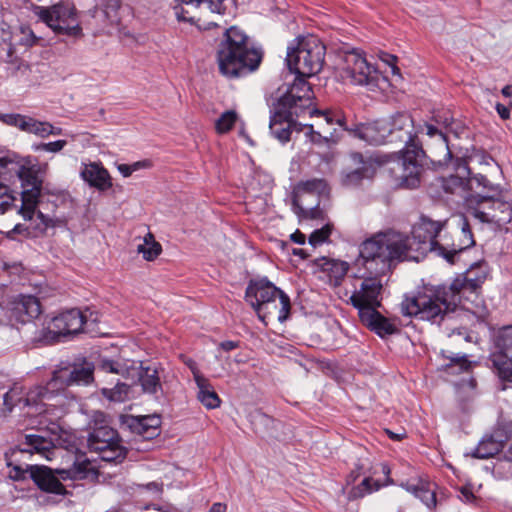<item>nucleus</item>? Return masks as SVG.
Here are the masks:
<instances>
[{
  "mask_svg": "<svg viewBox=\"0 0 512 512\" xmlns=\"http://www.w3.org/2000/svg\"><path fill=\"white\" fill-rule=\"evenodd\" d=\"M447 220H432L422 215L413 225L411 236L388 230L381 232L361 244V257L371 272H383L393 260H422L428 252L439 256L438 247H445L436 238L445 227Z\"/></svg>",
  "mask_w": 512,
  "mask_h": 512,
  "instance_id": "obj_1",
  "label": "nucleus"
},
{
  "mask_svg": "<svg viewBox=\"0 0 512 512\" xmlns=\"http://www.w3.org/2000/svg\"><path fill=\"white\" fill-rule=\"evenodd\" d=\"M486 278V267L475 263L449 286H425L416 296L406 297L401 303V312L404 316H416L439 324L451 318L462 298H466L468 293H475Z\"/></svg>",
  "mask_w": 512,
  "mask_h": 512,
  "instance_id": "obj_2",
  "label": "nucleus"
},
{
  "mask_svg": "<svg viewBox=\"0 0 512 512\" xmlns=\"http://www.w3.org/2000/svg\"><path fill=\"white\" fill-rule=\"evenodd\" d=\"M42 182L35 173L24 166H0V213L14 206L17 196L21 197L19 213L25 220L37 223L35 229L44 232L51 225V218L42 212H35L41 194Z\"/></svg>",
  "mask_w": 512,
  "mask_h": 512,
  "instance_id": "obj_3",
  "label": "nucleus"
},
{
  "mask_svg": "<svg viewBox=\"0 0 512 512\" xmlns=\"http://www.w3.org/2000/svg\"><path fill=\"white\" fill-rule=\"evenodd\" d=\"M386 123L389 138L405 143L403 149L399 151L401 173L397 185L404 189L418 188L425 162V151L417 140L419 130H414L413 118L407 112L395 113Z\"/></svg>",
  "mask_w": 512,
  "mask_h": 512,
  "instance_id": "obj_4",
  "label": "nucleus"
},
{
  "mask_svg": "<svg viewBox=\"0 0 512 512\" xmlns=\"http://www.w3.org/2000/svg\"><path fill=\"white\" fill-rule=\"evenodd\" d=\"M261 60V50L250 45L249 37L241 29L232 26L224 31L217 49L219 70L224 76L234 78L252 72Z\"/></svg>",
  "mask_w": 512,
  "mask_h": 512,
  "instance_id": "obj_5",
  "label": "nucleus"
},
{
  "mask_svg": "<svg viewBox=\"0 0 512 512\" xmlns=\"http://www.w3.org/2000/svg\"><path fill=\"white\" fill-rule=\"evenodd\" d=\"M94 365L84 360L81 363L61 362L52 373L51 379L45 385H37L27 396V404L38 403V400L58 401L62 408L61 401L57 398L69 386L89 385L94 380Z\"/></svg>",
  "mask_w": 512,
  "mask_h": 512,
  "instance_id": "obj_6",
  "label": "nucleus"
},
{
  "mask_svg": "<svg viewBox=\"0 0 512 512\" xmlns=\"http://www.w3.org/2000/svg\"><path fill=\"white\" fill-rule=\"evenodd\" d=\"M28 468L29 477L40 490L56 495H65L67 492L60 479H85L96 472V467L86 457L77 458L69 469L56 470L57 475L47 466L35 465Z\"/></svg>",
  "mask_w": 512,
  "mask_h": 512,
  "instance_id": "obj_7",
  "label": "nucleus"
},
{
  "mask_svg": "<svg viewBox=\"0 0 512 512\" xmlns=\"http://www.w3.org/2000/svg\"><path fill=\"white\" fill-rule=\"evenodd\" d=\"M33 12L56 35L72 39H79L83 36L79 13L72 4L57 3L51 6H35Z\"/></svg>",
  "mask_w": 512,
  "mask_h": 512,
  "instance_id": "obj_8",
  "label": "nucleus"
},
{
  "mask_svg": "<svg viewBox=\"0 0 512 512\" xmlns=\"http://www.w3.org/2000/svg\"><path fill=\"white\" fill-rule=\"evenodd\" d=\"M325 46L315 37L302 39L296 47H288L286 63L289 70L301 77H311L321 71Z\"/></svg>",
  "mask_w": 512,
  "mask_h": 512,
  "instance_id": "obj_9",
  "label": "nucleus"
},
{
  "mask_svg": "<svg viewBox=\"0 0 512 512\" xmlns=\"http://www.w3.org/2000/svg\"><path fill=\"white\" fill-rule=\"evenodd\" d=\"M491 342L490 368L502 390L512 388V325L493 330Z\"/></svg>",
  "mask_w": 512,
  "mask_h": 512,
  "instance_id": "obj_10",
  "label": "nucleus"
},
{
  "mask_svg": "<svg viewBox=\"0 0 512 512\" xmlns=\"http://www.w3.org/2000/svg\"><path fill=\"white\" fill-rule=\"evenodd\" d=\"M133 360H113L103 358L100 362V369L107 373L121 375L124 378L138 376L142 390L148 394H157L162 390L159 368L156 364L143 367L142 363Z\"/></svg>",
  "mask_w": 512,
  "mask_h": 512,
  "instance_id": "obj_11",
  "label": "nucleus"
},
{
  "mask_svg": "<svg viewBox=\"0 0 512 512\" xmlns=\"http://www.w3.org/2000/svg\"><path fill=\"white\" fill-rule=\"evenodd\" d=\"M500 195L472 194L466 197L467 212L482 223H509L511 204L499 199Z\"/></svg>",
  "mask_w": 512,
  "mask_h": 512,
  "instance_id": "obj_12",
  "label": "nucleus"
},
{
  "mask_svg": "<svg viewBox=\"0 0 512 512\" xmlns=\"http://www.w3.org/2000/svg\"><path fill=\"white\" fill-rule=\"evenodd\" d=\"M88 448L91 452L107 463H121L127 455L126 448L117 430L109 426L94 428L88 435Z\"/></svg>",
  "mask_w": 512,
  "mask_h": 512,
  "instance_id": "obj_13",
  "label": "nucleus"
},
{
  "mask_svg": "<svg viewBox=\"0 0 512 512\" xmlns=\"http://www.w3.org/2000/svg\"><path fill=\"white\" fill-rule=\"evenodd\" d=\"M340 76L355 85L374 87L380 78L378 70L368 62L362 51L352 49L343 56Z\"/></svg>",
  "mask_w": 512,
  "mask_h": 512,
  "instance_id": "obj_14",
  "label": "nucleus"
},
{
  "mask_svg": "<svg viewBox=\"0 0 512 512\" xmlns=\"http://www.w3.org/2000/svg\"><path fill=\"white\" fill-rule=\"evenodd\" d=\"M273 297H278L282 301L279 322L283 323L288 319L291 310L289 296L266 277L249 281L245 291V299L256 313L260 307L264 306L266 302H270Z\"/></svg>",
  "mask_w": 512,
  "mask_h": 512,
  "instance_id": "obj_15",
  "label": "nucleus"
},
{
  "mask_svg": "<svg viewBox=\"0 0 512 512\" xmlns=\"http://www.w3.org/2000/svg\"><path fill=\"white\" fill-rule=\"evenodd\" d=\"M357 264L362 265L366 271L374 276L365 277L361 282L359 289H356L350 296V303L358 310V314L363 313L367 309H378L381 306V293L383 285L381 280L377 277L380 273L369 271L364 264V259L361 257V249L359 250V258ZM390 265L381 274H384Z\"/></svg>",
  "mask_w": 512,
  "mask_h": 512,
  "instance_id": "obj_16",
  "label": "nucleus"
},
{
  "mask_svg": "<svg viewBox=\"0 0 512 512\" xmlns=\"http://www.w3.org/2000/svg\"><path fill=\"white\" fill-rule=\"evenodd\" d=\"M306 78L296 75L294 82L279 97L275 105L291 110L296 117H300L306 110L310 109L313 91Z\"/></svg>",
  "mask_w": 512,
  "mask_h": 512,
  "instance_id": "obj_17",
  "label": "nucleus"
},
{
  "mask_svg": "<svg viewBox=\"0 0 512 512\" xmlns=\"http://www.w3.org/2000/svg\"><path fill=\"white\" fill-rule=\"evenodd\" d=\"M32 387L29 391L23 394V389L21 386L15 385L8 392L4 394L3 402L6 410L11 412L13 408L17 405L23 404V407H29L34 410L35 414L41 415H50L53 418H60L63 413V408L59 407L58 401L56 403H52L51 400H38V403L35 404H27L26 398L28 394L36 387Z\"/></svg>",
  "mask_w": 512,
  "mask_h": 512,
  "instance_id": "obj_18",
  "label": "nucleus"
},
{
  "mask_svg": "<svg viewBox=\"0 0 512 512\" xmlns=\"http://www.w3.org/2000/svg\"><path fill=\"white\" fill-rule=\"evenodd\" d=\"M296 117L291 110H286L274 104L271 110L269 129L271 135L280 143H287L293 132H302V124L294 121Z\"/></svg>",
  "mask_w": 512,
  "mask_h": 512,
  "instance_id": "obj_19",
  "label": "nucleus"
},
{
  "mask_svg": "<svg viewBox=\"0 0 512 512\" xmlns=\"http://www.w3.org/2000/svg\"><path fill=\"white\" fill-rule=\"evenodd\" d=\"M41 304L33 295L20 294L10 302L8 317L10 321L28 323L41 314Z\"/></svg>",
  "mask_w": 512,
  "mask_h": 512,
  "instance_id": "obj_20",
  "label": "nucleus"
},
{
  "mask_svg": "<svg viewBox=\"0 0 512 512\" xmlns=\"http://www.w3.org/2000/svg\"><path fill=\"white\" fill-rule=\"evenodd\" d=\"M453 167L455 173L447 177H442L441 186L446 193L460 195L466 200V197L470 195L468 194V176L471 174L470 168L464 158H456Z\"/></svg>",
  "mask_w": 512,
  "mask_h": 512,
  "instance_id": "obj_21",
  "label": "nucleus"
},
{
  "mask_svg": "<svg viewBox=\"0 0 512 512\" xmlns=\"http://www.w3.org/2000/svg\"><path fill=\"white\" fill-rule=\"evenodd\" d=\"M458 226L461 229L458 243H453L450 248L438 247L439 257L445 259L449 264H455L463 251L475 245L470 224L464 215L459 216Z\"/></svg>",
  "mask_w": 512,
  "mask_h": 512,
  "instance_id": "obj_22",
  "label": "nucleus"
},
{
  "mask_svg": "<svg viewBox=\"0 0 512 512\" xmlns=\"http://www.w3.org/2000/svg\"><path fill=\"white\" fill-rule=\"evenodd\" d=\"M86 323V316L79 309L64 311L52 319V327L59 335L79 333Z\"/></svg>",
  "mask_w": 512,
  "mask_h": 512,
  "instance_id": "obj_23",
  "label": "nucleus"
},
{
  "mask_svg": "<svg viewBox=\"0 0 512 512\" xmlns=\"http://www.w3.org/2000/svg\"><path fill=\"white\" fill-rule=\"evenodd\" d=\"M351 159L360 166L343 174L342 182L345 186H357L363 179L374 176L376 161L373 158H364L362 154L355 152L351 154Z\"/></svg>",
  "mask_w": 512,
  "mask_h": 512,
  "instance_id": "obj_24",
  "label": "nucleus"
},
{
  "mask_svg": "<svg viewBox=\"0 0 512 512\" xmlns=\"http://www.w3.org/2000/svg\"><path fill=\"white\" fill-rule=\"evenodd\" d=\"M358 315L361 323L381 338H385L398 331L397 326L377 309H367Z\"/></svg>",
  "mask_w": 512,
  "mask_h": 512,
  "instance_id": "obj_25",
  "label": "nucleus"
},
{
  "mask_svg": "<svg viewBox=\"0 0 512 512\" xmlns=\"http://www.w3.org/2000/svg\"><path fill=\"white\" fill-rule=\"evenodd\" d=\"M80 177L90 187H94L99 191H106L112 187L111 177L100 163L82 164Z\"/></svg>",
  "mask_w": 512,
  "mask_h": 512,
  "instance_id": "obj_26",
  "label": "nucleus"
},
{
  "mask_svg": "<svg viewBox=\"0 0 512 512\" xmlns=\"http://www.w3.org/2000/svg\"><path fill=\"white\" fill-rule=\"evenodd\" d=\"M355 136L372 145H381L387 142H393L387 133V123L384 120L373 123L359 124L355 131Z\"/></svg>",
  "mask_w": 512,
  "mask_h": 512,
  "instance_id": "obj_27",
  "label": "nucleus"
},
{
  "mask_svg": "<svg viewBox=\"0 0 512 512\" xmlns=\"http://www.w3.org/2000/svg\"><path fill=\"white\" fill-rule=\"evenodd\" d=\"M126 423L134 434L152 439L159 434L161 420L156 415L130 416Z\"/></svg>",
  "mask_w": 512,
  "mask_h": 512,
  "instance_id": "obj_28",
  "label": "nucleus"
},
{
  "mask_svg": "<svg viewBox=\"0 0 512 512\" xmlns=\"http://www.w3.org/2000/svg\"><path fill=\"white\" fill-rule=\"evenodd\" d=\"M191 371L193 373V378L198 388V400L207 409L218 408L221 404V399L215 392L209 380L206 377H204L197 368L191 367Z\"/></svg>",
  "mask_w": 512,
  "mask_h": 512,
  "instance_id": "obj_29",
  "label": "nucleus"
},
{
  "mask_svg": "<svg viewBox=\"0 0 512 512\" xmlns=\"http://www.w3.org/2000/svg\"><path fill=\"white\" fill-rule=\"evenodd\" d=\"M441 356L446 362L441 364L440 371L448 374H460L472 369V362L468 360L466 354L442 351Z\"/></svg>",
  "mask_w": 512,
  "mask_h": 512,
  "instance_id": "obj_30",
  "label": "nucleus"
},
{
  "mask_svg": "<svg viewBox=\"0 0 512 512\" xmlns=\"http://www.w3.org/2000/svg\"><path fill=\"white\" fill-rule=\"evenodd\" d=\"M504 447V441L497 439L494 435L485 436L471 452L464 456H471L477 459H488L498 454Z\"/></svg>",
  "mask_w": 512,
  "mask_h": 512,
  "instance_id": "obj_31",
  "label": "nucleus"
},
{
  "mask_svg": "<svg viewBox=\"0 0 512 512\" xmlns=\"http://www.w3.org/2000/svg\"><path fill=\"white\" fill-rule=\"evenodd\" d=\"M431 120L442 130L445 129V132L453 133L457 137H459L464 131V125L460 121L455 120L449 109H439L434 111Z\"/></svg>",
  "mask_w": 512,
  "mask_h": 512,
  "instance_id": "obj_32",
  "label": "nucleus"
},
{
  "mask_svg": "<svg viewBox=\"0 0 512 512\" xmlns=\"http://www.w3.org/2000/svg\"><path fill=\"white\" fill-rule=\"evenodd\" d=\"M402 486L415 497L419 498L428 508L436 506L435 491L429 483L422 481H418L417 483L407 482L402 484Z\"/></svg>",
  "mask_w": 512,
  "mask_h": 512,
  "instance_id": "obj_33",
  "label": "nucleus"
},
{
  "mask_svg": "<svg viewBox=\"0 0 512 512\" xmlns=\"http://www.w3.org/2000/svg\"><path fill=\"white\" fill-rule=\"evenodd\" d=\"M349 270V265L345 261L326 260L323 264V271L327 274L328 282L331 286L340 285Z\"/></svg>",
  "mask_w": 512,
  "mask_h": 512,
  "instance_id": "obj_34",
  "label": "nucleus"
},
{
  "mask_svg": "<svg viewBox=\"0 0 512 512\" xmlns=\"http://www.w3.org/2000/svg\"><path fill=\"white\" fill-rule=\"evenodd\" d=\"M468 190L475 192L474 194H494L500 195L501 188L499 185L491 183L486 176L482 174H475L468 176Z\"/></svg>",
  "mask_w": 512,
  "mask_h": 512,
  "instance_id": "obj_35",
  "label": "nucleus"
},
{
  "mask_svg": "<svg viewBox=\"0 0 512 512\" xmlns=\"http://www.w3.org/2000/svg\"><path fill=\"white\" fill-rule=\"evenodd\" d=\"M10 38L15 42V44L26 48L34 45H42V42L44 41L42 37L36 36L29 26H21L18 32L14 33Z\"/></svg>",
  "mask_w": 512,
  "mask_h": 512,
  "instance_id": "obj_36",
  "label": "nucleus"
},
{
  "mask_svg": "<svg viewBox=\"0 0 512 512\" xmlns=\"http://www.w3.org/2000/svg\"><path fill=\"white\" fill-rule=\"evenodd\" d=\"M138 252L143 255V258L147 261H153L162 252L160 243L156 242L154 236L148 233L144 237L143 244H139L137 248Z\"/></svg>",
  "mask_w": 512,
  "mask_h": 512,
  "instance_id": "obj_37",
  "label": "nucleus"
},
{
  "mask_svg": "<svg viewBox=\"0 0 512 512\" xmlns=\"http://www.w3.org/2000/svg\"><path fill=\"white\" fill-rule=\"evenodd\" d=\"M299 191L308 193V194H317L319 196L325 195L328 193L327 183L324 179H309L306 181H302L298 185Z\"/></svg>",
  "mask_w": 512,
  "mask_h": 512,
  "instance_id": "obj_38",
  "label": "nucleus"
},
{
  "mask_svg": "<svg viewBox=\"0 0 512 512\" xmlns=\"http://www.w3.org/2000/svg\"><path fill=\"white\" fill-rule=\"evenodd\" d=\"M281 306V299H279L278 297H273V299H271L270 302H266L264 306L259 308L257 316L264 323H266L267 318H270L272 316H276L277 320L279 321V316L281 314Z\"/></svg>",
  "mask_w": 512,
  "mask_h": 512,
  "instance_id": "obj_39",
  "label": "nucleus"
},
{
  "mask_svg": "<svg viewBox=\"0 0 512 512\" xmlns=\"http://www.w3.org/2000/svg\"><path fill=\"white\" fill-rule=\"evenodd\" d=\"M100 7L103 16L109 24H117L119 22L120 0H101Z\"/></svg>",
  "mask_w": 512,
  "mask_h": 512,
  "instance_id": "obj_40",
  "label": "nucleus"
},
{
  "mask_svg": "<svg viewBox=\"0 0 512 512\" xmlns=\"http://www.w3.org/2000/svg\"><path fill=\"white\" fill-rule=\"evenodd\" d=\"M129 390V385L118 382L113 388H103L102 394L111 401L123 402L127 398Z\"/></svg>",
  "mask_w": 512,
  "mask_h": 512,
  "instance_id": "obj_41",
  "label": "nucleus"
},
{
  "mask_svg": "<svg viewBox=\"0 0 512 512\" xmlns=\"http://www.w3.org/2000/svg\"><path fill=\"white\" fill-rule=\"evenodd\" d=\"M28 115L19 113H2L0 112V122L4 125L15 127L24 132L27 124Z\"/></svg>",
  "mask_w": 512,
  "mask_h": 512,
  "instance_id": "obj_42",
  "label": "nucleus"
},
{
  "mask_svg": "<svg viewBox=\"0 0 512 512\" xmlns=\"http://www.w3.org/2000/svg\"><path fill=\"white\" fill-rule=\"evenodd\" d=\"M237 118L238 115L234 110L225 111L215 122L216 131L220 134L230 131Z\"/></svg>",
  "mask_w": 512,
  "mask_h": 512,
  "instance_id": "obj_43",
  "label": "nucleus"
},
{
  "mask_svg": "<svg viewBox=\"0 0 512 512\" xmlns=\"http://www.w3.org/2000/svg\"><path fill=\"white\" fill-rule=\"evenodd\" d=\"M423 129H425V132L429 137H438L442 141V143L445 145L446 150H447L446 156L449 159H452V152L448 145L447 132L442 130L437 124H432V123H427V122L424 123V125L422 126V130Z\"/></svg>",
  "mask_w": 512,
  "mask_h": 512,
  "instance_id": "obj_44",
  "label": "nucleus"
},
{
  "mask_svg": "<svg viewBox=\"0 0 512 512\" xmlns=\"http://www.w3.org/2000/svg\"><path fill=\"white\" fill-rule=\"evenodd\" d=\"M332 228L333 226L327 223L322 228L314 230L309 236V244L315 248L328 241Z\"/></svg>",
  "mask_w": 512,
  "mask_h": 512,
  "instance_id": "obj_45",
  "label": "nucleus"
},
{
  "mask_svg": "<svg viewBox=\"0 0 512 512\" xmlns=\"http://www.w3.org/2000/svg\"><path fill=\"white\" fill-rule=\"evenodd\" d=\"M48 127L49 122L40 121L34 117L28 116L24 132L34 134L40 138H46V130Z\"/></svg>",
  "mask_w": 512,
  "mask_h": 512,
  "instance_id": "obj_46",
  "label": "nucleus"
},
{
  "mask_svg": "<svg viewBox=\"0 0 512 512\" xmlns=\"http://www.w3.org/2000/svg\"><path fill=\"white\" fill-rule=\"evenodd\" d=\"M67 145L66 140H56L48 143H39L32 145V149L35 152L46 151L51 153L60 152Z\"/></svg>",
  "mask_w": 512,
  "mask_h": 512,
  "instance_id": "obj_47",
  "label": "nucleus"
},
{
  "mask_svg": "<svg viewBox=\"0 0 512 512\" xmlns=\"http://www.w3.org/2000/svg\"><path fill=\"white\" fill-rule=\"evenodd\" d=\"M311 115L313 114H320L324 117L325 121L327 122V124H333V123H336L337 125H339L340 127H344L346 122H345V117L340 114V113H335V112H331V111H319V110H316V109H313L312 111L309 112Z\"/></svg>",
  "mask_w": 512,
  "mask_h": 512,
  "instance_id": "obj_48",
  "label": "nucleus"
},
{
  "mask_svg": "<svg viewBox=\"0 0 512 512\" xmlns=\"http://www.w3.org/2000/svg\"><path fill=\"white\" fill-rule=\"evenodd\" d=\"M302 131H304L305 137L311 143L324 144L328 141L327 137H324L319 132L315 131L311 124H302Z\"/></svg>",
  "mask_w": 512,
  "mask_h": 512,
  "instance_id": "obj_49",
  "label": "nucleus"
},
{
  "mask_svg": "<svg viewBox=\"0 0 512 512\" xmlns=\"http://www.w3.org/2000/svg\"><path fill=\"white\" fill-rule=\"evenodd\" d=\"M7 465L8 467H11V470L9 472V476L11 479L15 481L23 480L26 477V474H29V468L32 465H25L23 467L22 465H12V462L7 459Z\"/></svg>",
  "mask_w": 512,
  "mask_h": 512,
  "instance_id": "obj_50",
  "label": "nucleus"
},
{
  "mask_svg": "<svg viewBox=\"0 0 512 512\" xmlns=\"http://www.w3.org/2000/svg\"><path fill=\"white\" fill-rule=\"evenodd\" d=\"M377 489H378V487L375 488V490H377ZM373 491H374V489L371 487V479L367 477V478H364L362 480V482L357 487H354L352 489V494L355 497H363L366 494H369Z\"/></svg>",
  "mask_w": 512,
  "mask_h": 512,
  "instance_id": "obj_51",
  "label": "nucleus"
},
{
  "mask_svg": "<svg viewBox=\"0 0 512 512\" xmlns=\"http://www.w3.org/2000/svg\"><path fill=\"white\" fill-rule=\"evenodd\" d=\"M1 58L3 59L4 62H6L8 65H10L12 73H15L16 71H18L23 64V61L17 56V54L10 55V56L9 55L1 56Z\"/></svg>",
  "mask_w": 512,
  "mask_h": 512,
  "instance_id": "obj_52",
  "label": "nucleus"
},
{
  "mask_svg": "<svg viewBox=\"0 0 512 512\" xmlns=\"http://www.w3.org/2000/svg\"><path fill=\"white\" fill-rule=\"evenodd\" d=\"M26 443L33 447L36 450H40L42 447L43 439L40 436L37 435H27L26 436Z\"/></svg>",
  "mask_w": 512,
  "mask_h": 512,
  "instance_id": "obj_53",
  "label": "nucleus"
},
{
  "mask_svg": "<svg viewBox=\"0 0 512 512\" xmlns=\"http://www.w3.org/2000/svg\"><path fill=\"white\" fill-rule=\"evenodd\" d=\"M495 109L501 119L507 120L510 118V106L498 102L495 105Z\"/></svg>",
  "mask_w": 512,
  "mask_h": 512,
  "instance_id": "obj_54",
  "label": "nucleus"
},
{
  "mask_svg": "<svg viewBox=\"0 0 512 512\" xmlns=\"http://www.w3.org/2000/svg\"><path fill=\"white\" fill-rule=\"evenodd\" d=\"M174 11H175V15L179 21L193 22L194 18L188 17L186 15L187 11H185V9L181 5L175 6Z\"/></svg>",
  "mask_w": 512,
  "mask_h": 512,
  "instance_id": "obj_55",
  "label": "nucleus"
},
{
  "mask_svg": "<svg viewBox=\"0 0 512 512\" xmlns=\"http://www.w3.org/2000/svg\"><path fill=\"white\" fill-rule=\"evenodd\" d=\"M4 46L2 47V50L5 51V54L3 56H10L16 54L15 51V42L9 38V42L7 43V39L3 38Z\"/></svg>",
  "mask_w": 512,
  "mask_h": 512,
  "instance_id": "obj_56",
  "label": "nucleus"
},
{
  "mask_svg": "<svg viewBox=\"0 0 512 512\" xmlns=\"http://www.w3.org/2000/svg\"><path fill=\"white\" fill-rule=\"evenodd\" d=\"M11 233L21 234V235H24V236H29L30 235V230H29V227H27L24 224H16L14 226V228L9 232V234H11Z\"/></svg>",
  "mask_w": 512,
  "mask_h": 512,
  "instance_id": "obj_57",
  "label": "nucleus"
},
{
  "mask_svg": "<svg viewBox=\"0 0 512 512\" xmlns=\"http://www.w3.org/2000/svg\"><path fill=\"white\" fill-rule=\"evenodd\" d=\"M238 346H239V342L231 341V340L223 341L219 344V347L224 351H231L233 349L238 348Z\"/></svg>",
  "mask_w": 512,
  "mask_h": 512,
  "instance_id": "obj_58",
  "label": "nucleus"
},
{
  "mask_svg": "<svg viewBox=\"0 0 512 512\" xmlns=\"http://www.w3.org/2000/svg\"><path fill=\"white\" fill-rule=\"evenodd\" d=\"M63 134V129L60 127H55L49 122V127L46 130V138L53 135L58 136Z\"/></svg>",
  "mask_w": 512,
  "mask_h": 512,
  "instance_id": "obj_59",
  "label": "nucleus"
},
{
  "mask_svg": "<svg viewBox=\"0 0 512 512\" xmlns=\"http://www.w3.org/2000/svg\"><path fill=\"white\" fill-rule=\"evenodd\" d=\"M118 171L124 176L129 177L133 173V169H131L129 164H120L118 166Z\"/></svg>",
  "mask_w": 512,
  "mask_h": 512,
  "instance_id": "obj_60",
  "label": "nucleus"
},
{
  "mask_svg": "<svg viewBox=\"0 0 512 512\" xmlns=\"http://www.w3.org/2000/svg\"><path fill=\"white\" fill-rule=\"evenodd\" d=\"M292 241L298 244H304L305 243V235L301 232L297 231L291 235Z\"/></svg>",
  "mask_w": 512,
  "mask_h": 512,
  "instance_id": "obj_61",
  "label": "nucleus"
},
{
  "mask_svg": "<svg viewBox=\"0 0 512 512\" xmlns=\"http://www.w3.org/2000/svg\"><path fill=\"white\" fill-rule=\"evenodd\" d=\"M226 509H227L226 504L217 502L211 506L210 512H226Z\"/></svg>",
  "mask_w": 512,
  "mask_h": 512,
  "instance_id": "obj_62",
  "label": "nucleus"
},
{
  "mask_svg": "<svg viewBox=\"0 0 512 512\" xmlns=\"http://www.w3.org/2000/svg\"><path fill=\"white\" fill-rule=\"evenodd\" d=\"M388 57L390 58V61L387 60V62L391 66L392 73L393 74H398L399 73V68L395 65V62H396L397 58L395 56H393V55H388Z\"/></svg>",
  "mask_w": 512,
  "mask_h": 512,
  "instance_id": "obj_63",
  "label": "nucleus"
},
{
  "mask_svg": "<svg viewBox=\"0 0 512 512\" xmlns=\"http://www.w3.org/2000/svg\"><path fill=\"white\" fill-rule=\"evenodd\" d=\"M501 93L504 97L512 98V85H506L503 87Z\"/></svg>",
  "mask_w": 512,
  "mask_h": 512,
  "instance_id": "obj_64",
  "label": "nucleus"
}]
</instances>
